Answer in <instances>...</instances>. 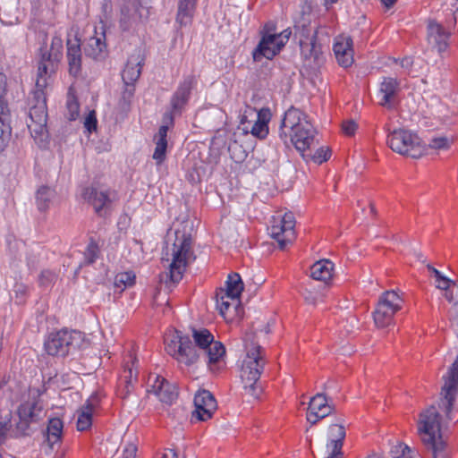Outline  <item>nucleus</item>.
<instances>
[{
	"instance_id": "f257e3e1",
	"label": "nucleus",
	"mask_w": 458,
	"mask_h": 458,
	"mask_svg": "<svg viewBox=\"0 0 458 458\" xmlns=\"http://www.w3.org/2000/svg\"><path fill=\"white\" fill-rule=\"evenodd\" d=\"M197 84L195 75L189 74L183 77L176 90L170 98L169 110L165 111L162 117L163 124L159 127L157 133L154 136L156 148L153 153V159L157 165H161L166 157L167 131L169 127L174 124V117L180 116L188 105L191 90Z\"/></svg>"
},
{
	"instance_id": "f03ea898",
	"label": "nucleus",
	"mask_w": 458,
	"mask_h": 458,
	"mask_svg": "<svg viewBox=\"0 0 458 458\" xmlns=\"http://www.w3.org/2000/svg\"><path fill=\"white\" fill-rule=\"evenodd\" d=\"M243 342L246 359L242 366L241 378L246 394L258 399L263 392V387L259 383V380L263 372L266 360L261 355L262 348L256 341L254 334L247 333Z\"/></svg>"
},
{
	"instance_id": "7ed1b4c3",
	"label": "nucleus",
	"mask_w": 458,
	"mask_h": 458,
	"mask_svg": "<svg viewBox=\"0 0 458 458\" xmlns=\"http://www.w3.org/2000/svg\"><path fill=\"white\" fill-rule=\"evenodd\" d=\"M171 255L172 262L169 264V272L165 274V277L171 283L178 284L182 280L191 259H195L192 251V238L190 233L175 232Z\"/></svg>"
},
{
	"instance_id": "20e7f679",
	"label": "nucleus",
	"mask_w": 458,
	"mask_h": 458,
	"mask_svg": "<svg viewBox=\"0 0 458 458\" xmlns=\"http://www.w3.org/2000/svg\"><path fill=\"white\" fill-rule=\"evenodd\" d=\"M87 345L84 335L76 330L62 329L50 333L45 339L44 349L48 355L65 357L72 351Z\"/></svg>"
},
{
	"instance_id": "39448f33",
	"label": "nucleus",
	"mask_w": 458,
	"mask_h": 458,
	"mask_svg": "<svg viewBox=\"0 0 458 458\" xmlns=\"http://www.w3.org/2000/svg\"><path fill=\"white\" fill-rule=\"evenodd\" d=\"M387 144L393 151L412 158H420L424 153V147L418 135L403 129L389 133Z\"/></svg>"
},
{
	"instance_id": "423d86ee",
	"label": "nucleus",
	"mask_w": 458,
	"mask_h": 458,
	"mask_svg": "<svg viewBox=\"0 0 458 458\" xmlns=\"http://www.w3.org/2000/svg\"><path fill=\"white\" fill-rule=\"evenodd\" d=\"M33 99L35 104L30 108L28 128L36 140L44 141L47 137L46 92L33 91Z\"/></svg>"
},
{
	"instance_id": "0eeeda50",
	"label": "nucleus",
	"mask_w": 458,
	"mask_h": 458,
	"mask_svg": "<svg viewBox=\"0 0 458 458\" xmlns=\"http://www.w3.org/2000/svg\"><path fill=\"white\" fill-rule=\"evenodd\" d=\"M403 302V299L394 290L382 293L373 311L375 325L379 328L390 326L394 314L402 309Z\"/></svg>"
},
{
	"instance_id": "6e6552de",
	"label": "nucleus",
	"mask_w": 458,
	"mask_h": 458,
	"mask_svg": "<svg viewBox=\"0 0 458 458\" xmlns=\"http://www.w3.org/2000/svg\"><path fill=\"white\" fill-rule=\"evenodd\" d=\"M443 378L445 384L442 387L438 408L445 412L446 420L452 421L454 420L452 411L458 394V353L448 369L447 376H444Z\"/></svg>"
},
{
	"instance_id": "1a4fd4ad",
	"label": "nucleus",
	"mask_w": 458,
	"mask_h": 458,
	"mask_svg": "<svg viewBox=\"0 0 458 458\" xmlns=\"http://www.w3.org/2000/svg\"><path fill=\"white\" fill-rule=\"evenodd\" d=\"M142 62L143 59H140V55H132L129 58L125 68L122 72L121 76L125 89L120 100V106L123 113L130 109L131 99L135 90L134 83L141 73Z\"/></svg>"
},
{
	"instance_id": "9d476101",
	"label": "nucleus",
	"mask_w": 458,
	"mask_h": 458,
	"mask_svg": "<svg viewBox=\"0 0 458 458\" xmlns=\"http://www.w3.org/2000/svg\"><path fill=\"white\" fill-rule=\"evenodd\" d=\"M137 363L136 345L132 341L127 342L123 347L121 362L123 374L120 376V379L124 383L126 394H129L132 388V379L137 380Z\"/></svg>"
},
{
	"instance_id": "9b49d317",
	"label": "nucleus",
	"mask_w": 458,
	"mask_h": 458,
	"mask_svg": "<svg viewBox=\"0 0 458 458\" xmlns=\"http://www.w3.org/2000/svg\"><path fill=\"white\" fill-rule=\"evenodd\" d=\"M440 431L441 416L438 409L435 405H431L420 414L418 433L420 436L421 442L425 443V440L429 437H432V440L437 439L436 434L440 435Z\"/></svg>"
},
{
	"instance_id": "f8f14e48",
	"label": "nucleus",
	"mask_w": 458,
	"mask_h": 458,
	"mask_svg": "<svg viewBox=\"0 0 458 458\" xmlns=\"http://www.w3.org/2000/svg\"><path fill=\"white\" fill-rule=\"evenodd\" d=\"M261 38L258 46L252 51L254 62H261L263 58L272 60L276 52L272 51V46L276 40V25L274 21H267L260 30Z\"/></svg>"
},
{
	"instance_id": "ddd939ff",
	"label": "nucleus",
	"mask_w": 458,
	"mask_h": 458,
	"mask_svg": "<svg viewBox=\"0 0 458 458\" xmlns=\"http://www.w3.org/2000/svg\"><path fill=\"white\" fill-rule=\"evenodd\" d=\"M150 0H123L120 7V28L123 31L129 30L143 14L142 11L148 8Z\"/></svg>"
},
{
	"instance_id": "4468645a",
	"label": "nucleus",
	"mask_w": 458,
	"mask_h": 458,
	"mask_svg": "<svg viewBox=\"0 0 458 458\" xmlns=\"http://www.w3.org/2000/svg\"><path fill=\"white\" fill-rule=\"evenodd\" d=\"M294 226L295 218L292 212H286L278 223L270 226L269 233L278 242L281 250H284L294 239Z\"/></svg>"
},
{
	"instance_id": "2eb2a0df",
	"label": "nucleus",
	"mask_w": 458,
	"mask_h": 458,
	"mask_svg": "<svg viewBox=\"0 0 458 458\" xmlns=\"http://www.w3.org/2000/svg\"><path fill=\"white\" fill-rule=\"evenodd\" d=\"M427 39L428 45L439 54L445 52L449 46L451 32L441 23L429 20L427 25Z\"/></svg>"
},
{
	"instance_id": "dca6fc26",
	"label": "nucleus",
	"mask_w": 458,
	"mask_h": 458,
	"mask_svg": "<svg viewBox=\"0 0 458 458\" xmlns=\"http://www.w3.org/2000/svg\"><path fill=\"white\" fill-rule=\"evenodd\" d=\"M194 405L195 411L192 415L201 421L209 420L217 407L214 395L206 389L197 392L194 396Z\"/></svg>"
},
{
	"instance_id": "f3484780",
	"label": "nucleus",
	"mask_w": 458,
	"mask_h": 458,
	"mask_svg": "<svg viewBox=\"0 0 458 458\" xmlns=\"http://www.w3.org/2000/svg\"><path fill=\"white\" fill-rule=\"evenodd\" d=\"M151 377L148 378V393L153 394L158 397L160 402L165 404H172L177 399L178 393L176 387L169 383L165 378L156 375L153 382Z\"/></svg>"
},
{
	"instance_id": "a211bd4d",
	"label": "nucleus",
	"mask_w": 458,
	"mask_h": 458,
	"mask_svg": "<svg viewBox=\"0 0 458 458\" xmlns=\"http://www.w3.org/2000/svg\"><path fill=\"white\" fill-rule=\"evenodd\" d=\"M317 131L313 125L304 123L302 126L290 133V142L301 154L303 151L310 150L316 143Z\"/></svg>"
},
{
	"instance_id": "6ab92c4d",
	"label": "nucleus",
	"mask_w": 458,
	"mask_h": 458,
	"mask_svg": "<svg viewBox=\"0 0 458 458\" xmlns=\"http://www.w3.org/2000/svg\"><path fill=\"white\" fill-rule=\"evenodd\" d=\"M334 411L335 407L328 403L326 394L318 393L309 403L307 420L310 424L314 425L319 420L330 415Z\"/></svg>"
},
{
	"instance_id": "aec40b11",
	"label": "nucleus",
	"mask_w": 458,
	"mask_h": 458,
	"mask_svg": "<svg viewBox=\"0 0 458 458\" xmlns=\"http://www.w3.org/2000/svg\"><path fill=\"white\" fill-rule=\"evenodd\" d=\"M104 31L94 30V34L85 40L83 49L87 56L95 60H102L106 56V44Z\"/></svg>"
},
{
	"instance_id": "412c9836",
	"label": "nucleus",
	"mask_w": 458,
	"mask_h": 458,
	"mask_svg": "<svg viewBox=\"0 0 458 458\" xmlns=\"http://www.w3.org/2000/svg\"><path fill=\"white\" fill-rule=\"evenodd\" d=\"M333 50L340 66L348 68L353 64L352 39L349 36H341L336 38Z\"/></svg>"
},
{
	"instance_id": "4be33fe9",
	"label": "nucleus",
	"mask_w": 458,
	"mask_h": 458,
	"mask_svg": "<svg viewBox=\"0 0 458 458\" xmlns=\"http://www.w3.org/2000/svg\"><path fill=\"white\" fill-rule=\"evenodd\" d=\"M56 64L55 61L52 60L51 56H47L46 54H42L38 65L34 91L45 92V89L49 85L51 74L55 70Z\"/></svg>"
},
{
	"instance_id": "5701e85b",
	"label": "nucleus",
	"mask_w": 458,
	"mask_h": 458,
	"mask_svg": "<svg viewBox=\"0 0 458 458\" xmlns=\"http://www.w3.org/2000/svg\"><path fill=\"white\" fill-rule=\"evenodd\" d=\"M64 431V422L59 418H52L48 420L45 432V444L50 451L61 446Z\"/></svg>"
},
{
	"instance_id": "b1692460",
	"label": "nucleus",
	"mask_w": 458,
	"mask_h": 458,
	"mask_svg": "<svg viewBox=\"0 0 458 458\" xmlns=\"http://www.w3.org/2000/svg\"><path fill=\"white\" fill-rule=\"evenodd\" d=\"M97 403V395H91L85 403L77 410L76 428L78 431H86L91 428L92 416Z\"/></svg>"
},
{
	"instance_id": "393cba45",
	"label": "nucleus",
	"mask_w": 458,
	"mask_h": 458,
	"mask_svg": "<svg viewBox=\"0 0 458 458\" xmlns=\"http://www.w3.org/2000/svg\"><path fill=\"white\" fill-rule=\"evenodd\" d=\"M67 61L69 65V72L71 75L76 77L80 74L81 70V49L80 39L74 38L73 39H67Z\"/></svg>"
},
{
	"instance_id": "a878e982",
	"label": "nucleus",
	"mask_w": 458,
	"mask_h": 458,
	"mask_svg": "<svg viewBox=\"0 0 458 458\" xmlns=\"http://www.w3.org/2000/svg\"><path fill=\"white\" fill-rule=\"evenodd\" d=\"M42 412L43 404L38 395L24 402L18 408V415L26 424L30 421L38 420Z\"/></svg>"
},
{
	"instance_id": "bb28decb",
	"label": "nucleus",
	"mask_w": 458,
	"mask_h": 458,
	"mask_svg": "<svg viewBox=\"0 0 458 458\" xmlns=\"http://www.w3.org/2000/svg\"><path fill=\"white\" fill-rule=\"evenodd\" d=\"M399 90V82L396 79L391 77L384 78L380 83L379 95L381 99L380 106L391 108L394 106V98Z\"/></svg>"
},
{
	"instance_id": "cd10ccee",
	"label": "nucleus",
	"mask_w": 458,
	"mask_h": 458,
	"mask_svg": "<svg viewBox=\"0 0 458 458\" xmlns=\"http://www.w3.org/2000/svg\"><path fill=\"white\" fill-rule=\"evenodd\" d=\"M300 47L305 59L313 60L316 64H319L323 61L322 46L318 43L317 30L314 31L308 42L300 40Z\"/></svg>"
},
{
	"instance_id": "c85d7f7f",
	"label": "nucleus",
	"mask_w": 458,
	"mask_h": 458,
	"mask_svg": "<svg viewBox=\"0 0 458 458\" xmlns=\"http://www.w3.org/2000/svg\"><path fill=\"white\" fill-rule=\"evenodd\" d=\"M180 351L177 360L186 366L196 363L200 353L198 352L196 345L192 343L189 335L181 338Z\"/></svg>"
},
{
	"instance_id": "c756f323",
	"label": "nucleus",
	"mask_w": 458,
	"mask_h": 458,
	"mask_svg": "<svg viewBox=\"0 0 458 458\" xmlns=\"http://www.w3.org/2000/svg\"><path fill=\"white\" fill-rule=\"evenodd\" d=\"M282 127L288 128L290 133L300 128L304 123H309L307 115L298 108L291 106L284 114Z\"/></svg>"
},
{
	"instance_id": "7c9ffc66",
	"label": "nucleus",
	"mask_w": 458,
	"mask_h": 458,
	"mask_svg": "<svg viewBox=\"0 0 458 458\" xmlns=\"http://www.w3.org/2000/svg\"><path fill=\"white\" fill-rule=\"evenodd\" d=\"M334 263L328 259L315 262L310 267V276L318 281L327 283L332 278Z\"/></svg>"
},
{
	"instance_id": "2f4dec72",
	"label": "nucleus",
	"mask_w": 458,
	"mask_h": 458,
	"mask_svg": "<svg viewBox=\"0 0 458 458\" xmlns=\"http://www.w3.org/2000/svg\"><path fill=\"white\" fill-rule=\"evenodd\" d=\"M197 0H179L178 11L176 14V22L181 27L186 26L191 22Z\"/></svg>"
},
{
	"instance_id": "473e14b6",
	"label": "nucleus",
	"mask_w": 458,
	"mask_h": 458,
	"mask_svg": "<svg viewBox=\"0 0 458 458\" xmlns=\"http://www.w3.org/2000/svg\"><path fill=\"white\" fill-rule=\"evenodd\" d=\"M83 198L93 205L95 211L99 215H103L104 208L109 202L106 192L94 188H87L83 193Z\"/></svg>"
},
{
	"instance_id": "72a5a7b5",
	"label": "nucleus",
	"mask_w": 458,
	"mask_h": 458,
	"mask_svg": "<svg viewBox=\"0 0 458 458\" xmlns=\"http://www.w3.org/2000/svg\"><path fill=\"white\" fill-rule=\"evenodd\" d=\"M271 117V113L268 108H263L258 113V119L251 128L253 136L263 140L268 134V122Z\"/></svg>"
},
{
	"instance_id": "f704fd0d",
	"label": "nucleus",
	"mask_w": 458,
	"mask_h": 458,
	"mask_svg": "<svg viewBox=\"0 0 458 458\" xmlns=\"http://www.w3.org/2000/svg\"><path fill=\"white\" fill-rule=\"evenodd\" d=\"M329 433L331 438L327 441V448L335 452L342 451L346 436L344 427L341 424H332L329 427Z\"/></svg>"
},
{
	"instance_id": "c9c22d12",
	"label": "nucleus",
	"mask_w": 458,
	"mask_h": 458,
	"mask_svg": "<svg viewBox=\"0 0 458 458\" xmlns=\"http://www.w3.org/2000/svg\"><path fill=\"white\" fill-rule=\"evenodd\" d=\"M55 196V190L47 186H39L35 192V200L39 211H46L49 208L53 199Z\"/></svg>"
},
{
	"instance_id": "e433bc0d",
	"label": "nucleus",
	"mask_w": 458,
	"mask_h": 458,
	"mask_svg": "<svg viewBox=\"0 0 458 458\" xmlns=\"http://www.w3.org/2000/svg\"><path fill=\"white\" fill-rule=\"evenodd\" d=\"M239 304V300L227 296L225 294L224 289H220L218 293H216V306L219 310V313L225 318L227 313H230L231 309H236Z\"/></svg>"
},
{
	"instance_id": "4c0bfd02",
	"label": "nucleus",
	"mask_w": 458,
	"mask_h": 458,
	"mask_svg": "<svg viewBox=\"0 0 458 458\" xmlns=\"http://www.w3.org/2000/svg\"><path fill=\"white\" fill-rule=\"evenodd\" d=\"M226 289H224L225 294L232 296L239 300L242 292L243 291V282L239 274H230L225 282Z\"/></svg>"
},
{
	"instance_id": "58836bf2",
	"label": "nucleus",
	"mask_w": 458,
	"mask_h": 458,
	"mask_svg": "<svg viewBox=\"0 0 458 458\" xmlns=\"http://www.w3.org/2000/svg\"><path fill=\"white\" fill-rule=\"evenodd\" d=\"M423 445L432 452L433 458H450L449 452L446 449V444L439 436L438 439L432 440V437L425 440Z\"/></svg>"
},
{
	"instance_id": "ea45409f",
	"label": "nucleus",
	"mask_w": 458,
	"mask_h": 458,
	"mask_svg": "<svg viewBox=\"0 0 458 458\" xmlns=\"http://www.w3.org/2000/svg\"><path fill=\"white\" fill-rule=\"evenodd\" d=\"M301 155L306 162L313 161L320 165L330 158L331 149L328 147H319L314 153H311L310 149L303 151Z\"/></svg>"
},
{
	"instance_id": "a19ab883",
	"label": "nucleus",
	"mask_w": 458,
	"mask_h": 458,
	"mask_svg": "<svg viewBox=\"0 0 458 458\" xmlns=\"http://www.w3.org/2000/svg\"><path fill=\"white\" fill-rule=\"evenodd\" d=\"M192 337L196 347L202 352L215 341L214 335L206 328L193 329Z\"/></svg>"
},
{
	"instance_id": "79ce46f5",
	"label": "nucleus",
	"mask_w": 458,
	"mask_h": 458,
	"mask_svg": "<svg viewBox=\"0 0 458 458\" xmlns=\"http://www.w3.org/2000/svg\"><path fill=\"white\" fill-rule=\"evenodd\" d=\"M203 354L208 358V364H215L225 354V348L220 342L214 341L206 350Z\"/></svg>"
},
{
	"instance_id": "37998d69",
	"label": "nucleus",
	"mask_w": 458,
	"mask_h": 458,
	"mask_svg": "<svg viewBox=\"0 0 458 458\" xmlns=\"http://www.w3.org/2000/svg\"><path fill=\"white\" fill-rule=\"evenodd\" d=\"M185 335L182 334V332L175 330L174 333L165 339V351L166 352L177 360L178 353L180 351V342L181 338Z\"/></svg>"
},
{
	"instance_id": "c03bdc74",
	"label": "nucleus",
	"mask_w": 458,
	"mask_h": 458,
	"mask_svg": "<svg viewBox=\"0 0 458 458\" xmlns=\"http://www.w3.org/2000/svg\"><path fill=\"white\" fill-rule=\"evenodd\" d=\"M136 275L133 271L129 270L126 272L116 274V291L123 293L127 287L134 285Z\"/></svg>"
},
{
	"instance_id": "a18cd8bd",
	"label": "nucleus",
	"mask_w": 458,
	"mask_h": 458,
	"mask_svg": "<svg viewBox=\"0 0 458 458\" xmlns=\"http://www.w3.org/2000/svg\"><path fill=\"white\" fill-rule=\"evenodd\" d=\"M427 268L428 272L431 273V275L435 277L436 286L438 289L446 290L447 288H450L452 284H454V281L443 276L439 270L432 267L430 264L427 265Z\"/></svg>"
},
{
	"instance_id": "49530a36",
	"label": "nucleus",
	"mask_w": 458,
	"mask_h": 458,
	"mask_svg": "<svg viewBox=\"0 0 458 458\" xmlns=\"http://www.w3.org/2000/svg\"><path fill=\"white\" fill-rule=\"evenodd\" d=\"M66 116L70 121H74L80 116V104L76 97L71 93L66 100Z\"/></svg>"
},
{
	"instance_id": "de8ad7c7",
	"label": "nucleus",
	"mask_w": 458,
	"mask_h": 458,
	"mask_svg": "<svg viewBox=\"0 0 458 458\" xmlns=\"http://www.w3.org/2000/svg\"><path fill=\"white\" fill-rule=\"evenodd\" d=\"M47 56H51L52 60L58 63L61 60L63 54V39L61 36L55 35L51 40V47L49 53H45Z\"/></svg>"
},
{
	"instance_id": "09e8293b",
	"label": "nucleus",
	"mask_w": 458,
	"mask_h": 458,
	"mask_svg": "<svg viewBox=\"0 0 458 458\" xmlns=\"http://www.w3.org/2000/svg\"><path fill=\"white\" fill-rule=\"evenodd\" d=\"M133 435H125L122 438V445H123L122 458H135L137 446L133 442Z\"/></svg>"
},
{
	"instance_id": "8fccbe9b",
	"label": "nucleus",
	"mask_w": 458,
	"mask_h": 458,
	"mask_svg": "<svg viewBox=\"0 0 458 458\" xmlns=\"http://www.w3.org/2000/svg\"><path fill=\"white\" fill-rule=\"evenodd\" d=\"M412 454L413 451L404 443H398L390 450L392 458H415Z\"/></svg>"
},
{
	"instance_id": "3c124183",
	"label": "nucleus",
	"mask_w": 458,
	"mask_h": 458,
	"mask_svg": "<svg viewBox=\"0 0 458 458\" xmlns=\"http://www.w3.org/2000/svg\"><path fill=\"white\" fill-rule=\"evenodd\" d=\"M291 35L292 31L290 29L284 30L282 32L277 33L276 36V40H275L272 46V51L276 52V55H278L283 47L286 45Z\"/></svg>"
},
{
	"instance_id": "603ef678",
	"label": "nucleus",
	"mask_w": 458,
	"mask_h": 458,
	"mask_svg": "<svg viewBox=\"0 0 458 458\" xmlns=\"http://www.w3.org/2000/svg\"><path fill=\"white\" fill-rule=\"evenodd\" d=\"M98 247L94 242H90L84 252L85 264H92L98 257Z\"/></svg>"
},
{
	"instance_id": "864d4df0",
	"label": "nucleus",
	"mask_w": 458,
	"mask_h": 458,
	"mask_svg": "<svg viewBox=\"0 0 458 458\" xmlns=\"http://www.w3.org/2000/svg\"><path fill=\"white\" fill-rule=\"evenodd\" d=\"M97 116L94 110H89L87 115L84 117L83 125L88 132L91 133L97 129Z\"/></svg>"
},
{
	"instance_id": "5fc2aeb1",
	"label": "nucleus",
	"mask_w": 458,
	"mask_h": 458,
	"mask_svg": "<svg viewBox=\"0 0 458 458\" xmlns=\"http://www.w3.org/2000/svg\"><path fill=\"white\" fill-rule=\"evenodd\" d=\"M428 146L434 149H447L450 147V140L445 136L432 138Z\"/></svg>"
},
{
	"instance_id": "6e6d98bb",
	"label": "nucleus",
	"mask_w": 458,
	"mask_h": 458,
	"mask_svg": "<svg viewBox=\"0 0 458 458\" xmlns=\"http://www.w3.org/2000/svg\"><path fill=\"white\" fill-rule=\"evenodd\" d=\"M6 92V76L0 72V107L3 111L9 110L8 105L4 100V95Z\"/></svg>"
},
{
	"instance_id": "4d7b16f0",
	"label": "nucleus",
	"mask_w": 458,
	"mask_h": 458,
	"mask_svg": "<svg viewBox=\"0 0 458 458\" xmlns=\"http://www.w3.org/2000/svg\"><path fill=\"white\" fill-rule=\"evenodd\" d=\"M357 128L358 125L353 120L345 121L342 124V130L344 133L347 136L354 135Z\"/></svg>"
},
{
	"instance_id": "13d9d810",
	"label": "nucleus",
	"mask_w": 458,
	"mask_h": 458,
	"mask_svg": "<svg viewBox=\"0 0 458 458\" xmlns=\"http://www.w3.org/2000/svg\"><path fill=\"white\" fill-rule=\"evenodd\" d=\"M279 138L285 145H287L288 141H290V131L288 128L282 127V124L280 125L279 129Z\"/></svg>"
},
{
	"instance_id": "bf43d9fd",
	"label": "nucleus",
	"mask_w": 458,
	"mask_h": 458,
	"mask_svg": "<svg viewBox=\"0 0 458 458\" xmlns=\"http://www.w3.org/2000/svg\"><path fill=\"white\" fill-rule=\"evenodd\" d=\"M8 426L6 423L0 421V445H2L7 438Z\"/></svg>"
},
{
	"instance_id": "052dcab7",
	"label": "nucleus",
	"mask_w": 458,
	"mask_h": 458,
	"mask_svg": "<svg viewBox=\"0 0 458 458\" xmlns=\"http://www.w3.org/2000/svg\"><path fill=\"white\" fill-rule=\"evenodd\" d=\"M131 218L127 215H123L119 218V225H122L119 229L123 230L130 225Z\"/></svg>"
},
{
	"instance_id": "680f3d73",
	"label": "nucleus",
	"mask_w": 458,
	"mask_h": 458,
	"mask_svg": "<svg viewBox=\"0 0 458 458\" xmlns=\"http://www.w3.org/2000/svg\"><path fill=\"white\" fill-rule=\"evenodd\" d=\"M161 458H178L176 451L173 448L165 449Z\"/></svg>"
},
{
	"instance_id": "e2e57ef3",
	"label": "nucleus",
	"mask_w": 458,
	"mask_h": 458,
	"mask_svg": "<svg viewBox=\"0 0 458 458\" xmlns=\"http://www.w3.org/2000/svg\"><path fill=\"white\" fill-rule=\"evenodd\" d=\"M401 66L405 69H410L412 66V59L411 57H404L401 60Z\"/></svg>"
},
{
	"instance_id": "0e129e2a",
	"label": "nucleus",
	"mask_w": 458,
	"mask_h": 458,
	"mask_svg": "<svg viewBox=\"0 0 458 458\" xmlns=\"http://www.w3.org/2000/svg\"><path fill=\"white\" fill-rule=\"evenodd\" d=\"M55 277V274H53L52 272L50 271H44L42 272L41 274V280H43L44 278H46L47 281H52L54 278Z\"/></svg>"
},
{
	"instance_id": "69168bd1",
	"label": "nucleus",
	"mask_w": 458,
	"mask_h": 458,
	"mask_svg": "<svg viewBox=\"0 0 458 458\" xmlns=\"http://www.w3.org/2000/svg\"><path fill=\"white\" fill-rule=\"evenodd\" d=\"M343 451L335 452V450H331L330 454L325 458H343Z\"/></svg>"
},
{
	"instance_id": "338daca9",
	"label": "nucleus",
	"mask_w": 458,
	"mask_h": 458,
	"mask_svg": "<svg viewBox=\"0 0 458 458\" xmlns=\"http://www.w3.org/2000/svg\"><path fill=\"white\" fill-rule=\"evenodd\" d=\"M445 291V298L449 301H454V294H453V292L451 290H449V288H447L446 290H444Z\"/></svg>"
},
{
	"instance_id": "774afa93",
	"label": "nucleus",
	"mask_w": 458,
	"mask_h": 458,
	"mask_svg": "<svg viewBox=\"0 0 458 458\" xmlns=\"http://www.w3.org/2000/svg\"><path fill=\"white\" fill-rule=\"evenodd\" d=\"M396 1L397 0H381L382 4L387 8L392 7Z\"/></svg>"
}]
</instances>
